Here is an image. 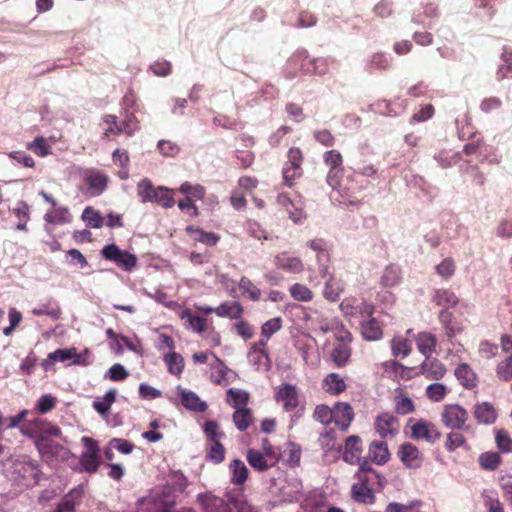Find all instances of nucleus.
Returning <instances> with one entry per match:
<instances>
[{
    "instance_id": "obj_10",
    "label": "nucleus",
    "mask_w": 512,
    "mask_h": 512,
    "mask_svg": "<svg viewBox=\"0 0 512 512\" xmlns=\"http://www.w3.org/2000/svg\"><path fill=\"white\" fill-rule=\"evenodd\" d=\"M197 501L200 504L202 512H233L230 503L210 492L199 494Z\"/></svg>"
},
{
    "instance_id": "obj_9",
    "label": "nucleus",
    "mask_w": 512,
    "mask_h": 512,
    "mask_svg": "<svg viewBox=\"0 0 512 512\" xmlns=\"http://www.w3.org/2000/svg\"><path fill=\"white\" fill-rule=\"evenodd\" d=\"M275 400L278 403H281L285 411H294L300 403V396L297 387L288 383L282 384L275 392Z\"/></svg>"
},
{
    "instance_id": "obj_43",
    "label": "nucleus",
    "mask_w": 512,
    "mask_h": 512,
    "mask_svg": "<svg viewBox=\"0 0 512 512\" xmlns=\"http://www.w3.org/2000/svg\"><path fill=\"white\" fill-rule=\"evenodd\" d=\"M164 362L167 365L169 373L179 376L184 369V359L176 352H170L164 356Z\"/></svg>"
},
{
    "instance_id": "obj_4",
    "label": "nucleus",
    "mask_w": 512,
    "mask_h": 512,
    "mask_svg": "<svg viewBox=\"0 0 512 512\" xmlns=\"http://www.w3.org/2000/svg\"><path fill=\"white\" fill-rule=\"evenodd\" d=\"M408 426L410 427V436L414 440H424L429 444H434L441 438V432L438 427L426 420V419H414L408 420Z\"/></svg>"
},
{
    "instance_id": "obj_19",
    "label": "nucleus",
    "mask_w": 512,
    "mask_h": 512,
    "mask_svg": "<svg viewBox=\"0 0 512 512\" xmlns=\"http://www.w3.org/2000/svg\"><path fill=\"white\" fill-rule=\"evenodd\" d=\"M275 266L285 272L299 274L304 271V264L299 257L281 253L274 259Z\"/></svg>"
},
{
    "instance_id": "obj_22",
    "label": "nucleus",
    "mask_w": 512,
    "mask_h": 512,
    "mask_svg": "<svg viewBox=\"0 0 512 512\" xmlns=\"http://www.w3.org/2000/svg\"><path fill=\"white\" fill-rule=\"evenodd\" d=\"M186 233L190 235L194 242L202 243L208 247H214L220 240V235L214 232H207L203 229L189 225L185 229Z\"/></svg>"
},
{
    "instance_id": "obj_21",
    "label": "nucleus",
    "mask_w": 512,
    "mask_h": 512,
    "mask_svg": "<svg viewBox=\"0 0 512 512\" xmlns=\"http://www.w3.org/2000/svg\"><path fill=\"white\" fill-rule=\"evenodd\" d=\"M249 465L258 472H264L276 465V460H269L261 451L251 448L246 452Z\"/></svg>"
},
{
    "instance_id": "obj_58",
    "label": "nucleus",
    "mask_w": 512,
    "mask_h": 512,
    "mask_svg": "<svg viewBox=\"0 0 512 512\" xmlns=\"http://www.w3.org/2000/svg\"><path fill=\"white\" fill-rule=\"evenodd\" d=\"M82 219L92 228H101L104 224L101 214L90 206L84 209Z\"/></svg>"
},
{
    "instance_id": "obj_7",
    "label": "nucleus",
    "mask_w": 512,
    "mask_h": 512,
    "mask_svg": "<svg viewBox=\"0 0 512 512\" xmlns=\"http://www.w3.org/2000/svg\"><path fill=\"white\" fill-rule=\"evenodd\" d=\"M81 441L85 446L86 451H84L80 456V464L86 472L94 473L97 471L100 464V449L98 442L87 436L82 437Z\"/></svg>"
},
{
    "instance_id": "obj_20",
    "label": "nucleus",
    "mask_w": 512,
    "mask_h": 512,
    "mask_svg": "<svg viewBox=\"0 0 512 512\" xmlns=\"http://www.w3.org/2000/svg\"><path fill=\"white\" fill-rule=\"evenodd\" d=\"M362 454V440L359 436H349L345 441L343 460L349 464L360 463Z\"/></svg>"
},
{
    "instance_id": "obj_61",
    "label": "nucleus",
    "mask_w": 512,
    "mask_h": 512,
    "mask_svg": "<svg viewBox=\"0 0 512 512\" xmlns=\"http://www.w3.org/2000/svg\"><path fill=\"white\" fill-rule=\"evenodd\" d=\"M302 174V168L285 165L282 170L283 182L287 187L291 188L295 185L296 180H298Z\"/></svg>"
},
{
    "instance_id": "obj_53",
    "label": "nucleus",
    "mask_w": 512,
    "mask_h": 512,
    "mask_svg": "<svg viewBox=\"0 0 512 512\" xmlns=\"http://www.w3.org/2000/svg\"><path fill=\"white\" fill-rule=\"evenodd\" d=\"M181 319H186L195 332L201 333L207 329V320L204 317L193 315L189 309L182 311Z\"/></svg>"
},
{
    "instance_id": "obj_63",
    "label": "nucleus",
    "mask_w": 512,
    "mask_h": 512,
    "mask_svg": "<svg viewBox=\"0 0 512 512\" xmlns=\"http://www.w3.org/2000/svg\"><path fill=\"white\" fill-rule=\"evenodd\" d=\"M56 404L57 399L54 396L50 394H45L38 399L35 409L40 414H46L52 411L56 407Z\"/></svg>"
},
{
    "instance_id": "obj_28",
    "label": "nucleus",
    "mask_w": 512,
    "mask_h": 512,
    "mask_svg": "<svg viewBox=\"0 0 512 512\" xmlns=\"http://www.w3.org/2000/svg\"><path fill=\"white\" fill-rule=\"evenodd\" d=\"M417 348L421 354L426 357L431 356L435 352L437 339L430 332H420L415 336Z\"/></svg>"
},
{
    "instance_id": "obj_64",
    "label": "nucleus",
    "mask_w": 512,
    "mask_h": 512,
    "mask_svg": "<svg viewBox=\"0 0 512 512\" xmlns=\"http://www.w3.org/2000/svg\"><path fill=\"white\" fill-rule=\"evenodd\" d=\"M496 375L502 381L512 380V356L507 357L497 365Z\"/></svg>"
},
{
    "instance_id": "obj_48",
    "label": "nucleus",
    "mask_w": 512,
    "mask_h": 512,
    "mask_svg": "<svg viewBox=\"0 0 512 512\" xmlns=\"http://www.w3.org/2000/svg\"><path fill=\"white\" fill-rule=\"evenodd\" d=\"M392 354L395 357L404 358L408 356L412 350L411 343L404 337H395L391 342Z\"/></svg>"
},
{
    "instance_id": "obj_35",
    "label": "nucleus",
    "mask_w": 512,
    "mask_h": 512,
    "mask_svg": "<svg viewBox=\"0 0 512 512\" xmlns=\"http://www.w3.org/2000/svg\"><path fill=\"white\" fill-rule=\"evenodd\" d=\"M351 357V348L344 343H339L331 351V359L339 368L344 367Z\"/></svg>"
},
{
    "instance_id": "obj_31",
    "label": "nucleus",
    "mask_w": 512,
    "mask_h": 512,
    "mask_svg": "<svg viewBox=\"0 0 512 512\" xmlns=\"http://www.w3.org/2000/svg\"><path fill=\"white\" fill-rule=\"evenodd\" d=\"M233 422L239 431H246L254 422L252 410L247 407L235 409L233 413Z\"/></svg>"
},
{
    "instance_id": "obj_54",
    "label": "nucleus",
    "mask_w": 512,
    "mask_h": 512,
    "mask_svg": "<svg viewBox=\"0 0 512 512\" xmlns=\"http://www.w3.org/2000/svg\"><path fill=\"white\" fill-rule=\"evenodd\" d=\"M400 271L397 267L390 265L385 268L380 279V283L384 287H393L400 282Z\"/></svg>"
},
{
    "instance_id": "obj_3",
    "label": "nucleus",
    "mask_w": 512,
    "mask_h": 512,
    "mask_svg": "<svg viewBox=\"0 0 512 512\" xmlns=\"http://www.w3.org/2000/svg\"><path fill=\"white\" fill-rule=\"evenodd\" d=\"M361 475H355L357 482L351 487V497L358 503L373 504L376 500L375 488L382 489L386 480L383 476L380 479H374Z\"/></svg>"
},
{
    "instance_id": "obj_60",
    "label": "nucleus",
    "mask_w": 512,
    "mask_h": 512,
    "mask_svg": "<svg viewBox=\"0 0 512 512\" xmlns=\"http://www.w3.org/2000/svg\"><path fill=\"white\" fill-rule=\"evenodd\" d=\"M495 443L497 448L502 453H510V449L512 447V438L510 437L508 431L505 429H499L495 432Z\"/></svg>"
},
{
    "instance_id": "obj_2",
    "label": "nucleus",
    "mask_w": 512,
    "mask_h": 512,
    "mask_svg": "<svg viewBox=\"0 0 512 512\" xmlns=\"http://www.w3.org/2000/svg\"><path fill=\"white\" fill-rule=\"evenodd\" d=\"M323 161L329 167L326 176L327 184L337 190L343 197L344 202L355 204L359 202L357 187H350L342 182L344 174L343 156L338 150H328L323 154Z\"/></svg>"
},
{
    "instance_id": "obj_15",
    "label": "nucleus",
    "mask_w": 512,
    "mask_h": 512,
    "mask_svg": "<svg viewBox=\"0 0 512 512\" xmlns=\"http://www.w3.org/2000/svg\"><path fill=\"white\" fill-rule=\"evenodd\" d=\"M354 419V410L348 402H336L333 406V422L347 431Z\"/></svg>"
},
{
    "instance_id": "obj_57",
    "label": "nucleus",
    "mask_w": 512,
    "mask_h": 512,
    "mask_svg": "<svg viewBox=\"0 0 512 512\" xmlns=\"http://www.w3.org/2000/svg\"><path fill=\"white\" fill-rule=\"evenodd\" d=\"M282 328V319L280 317L271 318L261 326V338L268 342L270 337Z\"/></svg>"
},
{
    "instance_id": "obj_27",
    "label": "nucleus",
    "mask_w": 512,
    "mask_h": 512,
    "mask_svg": "<svg viewBox=\"0 0 512 512\" xmlns=\"http://www.w3.org/2000/svg\"><path fill=\"white\" fill-rule=\"evenodd\" d=\"M474 417L479 423L489 425L496 421L497 412L489 402L477 403L474 406Z\"/></svg>"
},
{
    "instance_id": "obj_5",
    "label": "nucleus",
    "mask_w": 512,
    "mask_h": 512,
    "mask_svg": "<svg viewBox=\"0 0 512 512\" xmlns=\"http://www.w3.org/2000/svg\"><path fill=\"white\" fill-rule=\"evenodd\" d=\"M101 255L104 259L115 263L125 271H131L137 264V258L134 254L121 250L116 244L104 246Z\"/></svg>"
},
{
    "instance_id": "obj_13",
    "label": "nucleus",
    "mask_w": 512,
    "mask_h": 512,
    "mask_svg": "<svg viewBox=\"0 0 512 512\" xmlns=\"http://www.w3.org/2000/svg\"><path fill=\"white\" fill-rule=\"evenodd\" d=\"M438 318L444 329L445 335L450 341H452V339L457 335H460L465 329L463 322L457 320L453 313L448 309H442L439 312Z\"/></svg>"
},
{
    "instance_id": "obj_62",
    "label": "nucleus",
    "mask_w": 512,
    "mask_h": 512,
    "mask_svg": "<svg viewBox=\"0 0 512 512\" xmlns=\"http://www.w3.org/2000/svg\"><path fill=\"white\" fill-rule=\"evenodd\" d=\"M447 392V387L441 383H433L426 388V396L433 402L442 401Z\"/></svg>"
},
{
    "instance_id": "obj_34",
    "label": "nucleus",
    "mask_w": 512,
    "mask_h": 512,
    "mask_svg": "<svg viewBox=\"0 0 512 512\" xmlns=\"http://www.w3.org/2000/svg\"><path fill=\"white\" fill-rule=\"evenodd\" d=\"M181 403L184 407L195 412H204L207 404L200 400L198 395L192 391L181 392Z\"/></svg>"
},
{
    "instance_id": "obj_40",
    "label": "nucleus",
    "mask_w": 512,
    "mask_h": 512,
    "mask_svg": "<svg viewBox=\"0 0 512 512\" xmlns=\"http://www.w3.org/2000/svg\"><path fill=\"white\" fill-rule=\"evenodd\" d=\"M179 192L184 194L187 200L197 201L202 200L205 196V188L202 185H192L189 182H184L179 187Z\"/></svg>"
},
{
    "instance_id": "obj_51",
    "label": "nucleus",
    "mask_w": 512,
    "mask_h": 512,
    "mask_svg": "<svg viewBox=\"0 0 512 512\" xmlns=\"http://www.w3.org/2000/svg\"><path fill=\"white\" fill-rule=\"evenodd\" d=\"M156 191L157 187H154L151 180L147 178L141 180L137 185V194L143 203L151 202Z\"/></svg>"
},
{
    "instance_id": "obj_55",
    "label": "nucleus",
    "mask_w": 512,
    "mask_h": 512,
    "mask_svg": "<svg viewBox=\"0 0 512 512\" xmlns=\"http://www.w3.org/2000/svg\"><path fill=\"white\" fill-rule=\"evenodd\" d=\"M267 341L264 339H260L258 342L254 343L249 350V357L255 364H261L263 358L268 360V352L266 350Z\"/></svg>"
},
{
    "instance_id": "obj_47",
    "label": "nucleus",
    "mask_w": 512,
    "mask_h": 512,
    "mask_svg": "<svg viewBox=\"0 0 512 512\" xmlns=\"http://www.w3.org/2000/svg\"><path fill=\"white\" fill-rule=\"evenodd\" d=\"M291 297L300 302H309L313 299L314 294L310 288L301 283H295L289 288Z\"/></svg>"
},
{
    "instance_id": "obj_42",
    "label": "nucleus",
    "mask_w": 512,
    "mask_h": 512,
    "mask_svg": "<svg viewBox=\"0 0 512 512\" xmlns=\"http://www.w3.org/2000/svg\"><path fill=\"white\" fill-rule=\"evenodd\" d=\"M26 148L39 157H46L51 154V143L42 136L36 137L34 141L27 143Z\"/></svg>"
},
{
    "instance_id": "obj_44",
    "label": "nucleus",
    "mask_w": 512,
    "mask_h": 512,
    "mask_svg": "<svg viewBox=\"0 0 512 512\" xmlns=\"http://www.w3.org/2000/svg\"><path fill=\"white\" fill-rule=\"evenodd\" d=\"M343 291V285L335 277L331 276L325 283L323 290V296L329 301H336L339 299L341 292Z\"/></svg>"
},
{
    "instance_id": "obj_6",
    "label": "nucleus",
    "mask_w": 512,
    "mask_h": 512,
    "mask_svg": "<svg viewBox=\"0 0 512 512\" xmlns=\"http://www.w3.org/2000/svg\"><path fill=\"white\" fill-rule=\"evenodd\" d=\"M442 424L452 430L464 429L468 420V412L458 404H446L441 412Z\"/></svg>"
},
{
    "instance_id": "obj_39",
    "label": "nucleus",
    "mask_w": 512,
    "mask_h": 512,
    "mask_svg": "<svg viewBox=\"0 0 512 512\" xmlns=\"http://www.w3.org/2000/svg\"><path fill=\"white\" fill-rule=\"evenodd\" d=\"M238 287L242 295L247 296L252 301H259L261 290L246 276H242L238 282Z\"/></svg>"
},
{
    "instance_id": "obj_26",
    "label": "nucleus",
    "mask_w": 512,
    "mask_h": 512,
    "mask_svg": "<svg viewBox=\"0 0 512 512\" xmlns=\"http://www.w3.org/2000/svg\"><path fill=\"white\" fill-rule=\"evenodd\" d=\"M219 317L239 320L244 314V307L238 301H225L215 308Z\"/></svg>"
},
{
    "instance_id": "obj_33",
    "label": "nucleus",
    "mask_w": 512,
    "mask_h": 512,
    "mask_svg": "<svg viewBox=\"0 0 512 512\" xmlns=\"http://www.w3.org/2000/svg\"><path fill=\"white\" fill-rule=\"evenodd\" d=\"M301 453L302 450L299 444L294 442L287 443L282 452V458L284 463L289 467L299 466L301 460Z\"/></svg>"
},
{
    "instance_id": "obj_59",
    "label": "nucleus",
    "mask_w": 512,
    "mask_h": 512,
    "mask_svg": "<svg viewBox=\"0 0 512 512\" xmlns=\"http://www.w3.org/2000/svg\"><path fill=\"white\" fill-rule=\"evenodd\" d=\"M203 429L208 443L220 441L224 437V432L220 430L219 424L213 420L206 421Z\"/></svg>"
},
{
    "instance_id": "obj_36",
    "label": "nucleus",
    "mask_w": 512,
    "mask_h": 512,
    "mask_svg": "<svg viewBox=\"0 0 512 512\" xmlns=\"http://www.w3.org/2000/svg\"><path fill=\"white\" fill-rule=\"evenodd\" d=\"M433 301L439 306L455 307L459 303L457 295L449 289H438L433 295Z\"/></svg>"
},
{
    "instance_id": "obj_52",
    "label": "nucleus",
    "mask_w": 512,
    "mask_h": 512,
    "mask_svg": "<svg viewBox=\"0 0 512 512\" xmlns=\"http://www.w3.org/2000/svg\"><path fill=\"white\" fill-rule=\"evenodd\" d=\"M395 411L400 415H407L415 411L414 402L407 395L400 393L395 396Z\"/></svg>"
},
{
    "instance_id": "obj_24",
    "label": "nucleus",
    "mask_w": 512,
    "mask_h": 512,
    "mask_svg": "<svg viewBox=\"0 0 512 512\" xmlns=\"http://www.w3.org/2000/svg\"><path fill=\"white\" fill-rule=\"evenodd\" d=\"M387 443L384 441H372L368 449V459L378 465H384L390 460Z\"/></svg>"
},
{
    "instance_id": "obj_29",
    "label": "nucleus",
    "mask_w": 512,
    "mask_h": 512,
    "mask_svg": "<svg viewBox=\"0 0 512 512\" xmlns=\"http://www.w3.org/2000/svg\"><path fill=\"white\" fill-rule=\"evenodd\" d=\"M361 334L368 341H376L383 336V327L376 318H370L361 323Z\"/></svg>"
},
{
    "instance_id": "obj_49",
    "label": "nucleus",
    "mask_w": 512,
    "mask_h": 512,
    "mask_svg": "<svg viewBox=\"0 0 512 512\" xmlns=\"http://www.w3.org/2000/svg\"><path fill=\"white\" fill-rule=\"evenodd\" d=\"M227 401L233 402L232 406L234 409H237V407L243 408L246 407L248 404L249 394L241 389L230 388L227 391Z\"/></svg>"
},
{
    "instance_id": "obj_17",
    "label": "nucleus",
    "mask_w": 512,
    "mask_h": 512,
    "mask_svg": "<svg viewBox=\"0 0 512 512\" xmlns=\"http://www.w3.org/2000/svg\"><path fill=\"white\" fill-rule=\"evenodd\" d=\"M446 371L445 365L439 359L430 356L420 366V374L429 380H441Z\"/></svg>"
},
{
    "instance_id": "obj_18",
    "label": "nucleus",
    "mask_w": 512,
    "mask_h": 512,
    "mask_svg": "<svg viewBox=\"0 0 512 512\" xmlns=\"http://www.w3.org/2000/svg\"><path fill=\"white\" fill-rule=\"evenodd\" d=\"M375 429L377 433L382 437L388 436L393 437L398 432V420L395 416L390 413H381L375 420Z\"/></svg>"
},
{
    "instance_id": "obj_12",
    "label": "nucleus",
    "mask_w": 512,
    "mask_h": 512,
    "mask_svg": "<svg viewBox=\"0 0 512 512\" xmlns=\"http://www.w3.org/2000/svg\"><path fill=\"white\" fill-rule=\"evenodd\" d=\"M298 62H301V67L306 72H313L316 74L323 75L326 74L328 71V63L327 60L324 58L310 59L308 55L300 53L293 56L289 60L288 64L297 65Z\"/></svg>"
},
{
    "instance_id": "obj_8",
    "label": "nucleus",
    "mask_w": 512,
    "mask_h": 512,
    "mask_svg": "<svg viewBox=\"0 0 512 512\" xmlns=\"http://www.w3.org/2000/svg\"><path fill=\"white\" fill-rule=\"evenodd\" d=\"M14 472L22 481V485L33 487L39 482L40 468L36 461L23 459L14 464Z\"/></svg>"
},
{
    "instance_id": "obj_1",
    "label": "nucleus",
    "mask_w": 512,
    "mask_h": 512,
    "mask_svg": "<svg viewBox=\"0 0 512 512\" xmlns=\"http://www.w3.org/2000/svg\"><path fill=\"white\" fill-rule=\"evenodd\" d=\"M21 431L24 435L32 438L41 454L56 453L59 445L54 444L53 440L62 435L61 429L42 418H36L22 424Z\"/></svg>"
},
{
    "instance_id": "obj_41",
    "label": "nucleus",
    "mask_w": 512,
    "mask_h": 512,
    "mask_svg": "<svg viewBox=\"0 0 512 512\" xmlns=\"http://www.w3.org/2000/svg\"><path fill=\"white\" fill-rule=\"evenodd\" d=\"M478 462L483 470L494 471L500 466L502 459L499 453L488 451L479 456Z\"/></svg>"
},
{
    "instance_id": "obj_38",
    "label": "nucleus",
    "mask_w": 512,
    "mask_h": 512,
    "mask_svg": "<svg viewBox=\"0 0 512 512\" xmlns=\"http://www.w3.org/2000/svg\"><path fill=\"white\" fill-rule=\"evenodd\" d=\"M501 59L504 64L500 65L497 70V79L503 80L506 78H512V49L504 47Z\"/></svg>"
},
{
    "instance_id": "obj_23",
    "label": "nucleus",
    "mask_w": 512,
    "mask_h": 512,
    "mask_svg": "<svg viewBox=\"0 0 512 512\" xmlns=\"http://www.w3.org/2000/svg\"><path fill=\"white\" fill-rule=\"evenodd\" d=\"M322 389L331 396H338L347 389V384L338 373H329L322 380Z\"/></svg>"
},
{
    "instance_id": "obj_46",
    "label": "nucleus",
    "mask_w": 512,
    "mask_h": 512,
    "mask_svg": "<svg viewBox=\"0 0 512 512\" xmlns=\"http://www.w3.org/2000/svg\"><path fill=\"white\" fill-rule=\"evenodd\" d=\"M215 358L214 364L211 365V375L210 379L214 384L221 385L225 382L228 368L215 354H213Z\"/></svg>"
},
{
    "instance_id": "obj_37",
    "label": "nucleus",
    "mask_w": 512,
    "mask_h": 512,
    "mask_svg": "<svg viewBox=\"0 0 512 512\" xmlns=\"http://www.w3.org/2000/svg\"><path fill=\"white\" fill-rule=\"evenodd\" d=\"M174 190L164 186L157 187V191L151 202L159 204L161 207L168 209L174 206L175 200L173 197Z\"/></svg>"
},
{
    "instance_id": "obj_30",
    "label": "nucleus",
    "mask_w": 512,
    "mask_h": 512,
    "mask_svg": "<svg viewBox=\"0 0 512 512\" xmlns=\"http://www.w3.org/2000/svg\"><path fill=\"white\" fill-rule=\"evenodd\" d=\"M229 470L231 472V483L237 486L243 485L249 475V470L245 463L239 459H234L229 464Z\"/></svg>"
},
{
    "instance_id": "obj_50",
    "label": "nucleus",
    "mask_w": 512,
    "mask_h": 512,
    "mask_svg": "<svg viewBox=\"0 0 512 512\" xmlns=\"http://www.w3.org/2000/svg\"><path fill=\"white\" fill-rule=\"evenodd\" d=\"M116 400L115 390H109L106 392L102 399H97L93 402V408L101 415H105L110 410L112 404Z\"/></svg>"
},
{
    "instance_id": "obj_16",
    "label": "nucleus",
    "mask_w": 512,
    "mask_h": 512,
    "mask_svg": "<svg viewBox=\"0 0 512 512\" xmlns=\"http://www.w3.org/2000/svg\"><path fill=\"white\" fill-rule=\"evenodd\" d=\"M32 315L40 317L47 316L53 321H58L62 317V309L57 300L53 297H48L41 301L36 307L31 310Z\"/></svg>"
},
{
    "instance_id": "obj_11",
    "label": "nucleus",
    "mask_w": 512,
    "mask_h": 512,
    "mask_svg": "<svg viewBox=\"0 0 512 512\" xmlns=\"http://www.w3.org/2000/svg\"><path fill=\"white\" fill-rule=\"evenodd\" d=\"M398 457L403 465L410 469L421 467L423 462V454L414 444L410 442H405L400 445L398 450Z\"/></svg>"
},
{
    "instance_id": "obj_32",
    "label": "nucleus",
    "mask_w": 512,
    "mask_h": 512,
    "mask_svg": "<svg viewBox=\"0 0 512 512\" xmlns=\"http://www.w3.org/2000/svg\"><path fill=\"white\" fill-rule=\"evenodd\" d=\"M455 376L465 388L471 389L477 385L476 375L466 363H462L456 368Z\"/></svg>"
},
{
    "instance_id": "obj_25",
    "label": "nucleus",
    "mask_w": 512,
    "mask_h": 512,
    "mask_svg": "<svg viewBox=\"0 0 512 512\" xmlns=\"http://www.w3.org/2000/svg\"><path fill=\"white\" fill-rule=\"evenodd\" d=\"M104 122L108 125L104 133V137H107L109 134H121L125 133L127 135H132L136 128L131 127L132 119L125 120L121 123L117 122V117L114 115H105Z\"/></svg>"
},
{
    "instance_id": "obj_45",
    "label": "nucleus",
    "mask_w": 512,
    "mask_h": 512,
    "mask_svg": "<svg viewBox=\"0 0 512 512\" xmlns=\"http://www.w3.org/2000/svg\"><path fill=\"white\" fill-rule=\"evenodd\" d=\"M206 459L215 464L223 462L225 459V448L220 441L207 443Z\"/></svg>"
},
{
    "instance_id": "obj_14",
    "label": "nucleus",
    "mask_w": 512,
    "mask_h": 512,
    "mask_svg": "<svg viewBox=\"0 0 512 512\" xmlns=\"http://www.w3.org/2000/svg\"><path fill=\"white\" fill-rule=\"evenodd\" d=\"M83 180L89 190L93 191L94 195H100L106 189L109 178L100 170L87 169L83 173Z\"/></svg>"
},
{
    "instance_id": "obj_56",
    "label": "nucleus",
    "mask_w": 512,
    "mask_h": 512,
    "mask_svg": "<svg viewBox=\"0 0 512 512\" xmlns=\"http://www.w3.org/2000/svg\"><path fill=\"white\" fill-rule=\"evenodd\" d=\"M313 418L323 425L331 424L333 422V407L326 404L317 405L313 412Z\"/></svg>"
}]
</instances>
